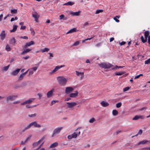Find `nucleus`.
I'll use <instances>...</instances> for the list:
<instances>
[{"mask_svg":"<svg viewBox=\"0 0 150 150\" xmlns=\"http://www.w3.org/2000/svg\"><path fill=\"white\" fill-rule=\"evenodd\" d=\"M67 107L69 108H73L74 106L77 105V103L76 102H67Z\"/></svg>","mask_w":150,"mask_h":150,"instance_id":"nucleus-9","label":"nucleus"},{"mask_svg":"<svg viewBox=\"0 0 150 150\" xmlns=\"http://www.w3.org/2000/svg\"><path fill=\"white\" fill-rule=\"evenodd\" d=\"M149 34V31H146L144 32V36H146L148 37Z\"/></svg>","mask_w":150,"mask_h":150,"instance_id":"nucleus-47","label":"nucleus"},{"mask_svg":"<svg viewBox=\"0 0 150 150\" xmlns=\"http://www.w3.org/2000/svg\"><path fill=\"white\" fill-rule=\"evenodd\" d=\"M20 38L21 39H28V37L27 36H21L20 37Z\"/></svg>","mask_w":150,"mask_h":150,"instance_id":"nucleus-56","label":"nucleus"},{"mask_svg":"<svg viewBox=\"0 0 150 150\" xmlns=\"http://www.w3.org/2000/svg\"><path fill=\"white\" fill-rule=\"evenodd\" d=\"M57 79L59 84L63 86L66 85L68 79L63 76H59L57 78Z\"/></svg>","mask_w":150,"mask_h":150,"instance_id":"nucleus-1","label":"nucleus"},{"mask_svg":"<svg viewBox=\"0 0 150 150\" xmlns=\"http://www.w3.org/2000/svg\"><path fill=\"white\" fill-rule=\"evenodd\" d=\"M48 54L50 55V57L48 58V59H52L51 57H53V54L51 53H49Z\"/></svg>","mask_w":150,"mask_h":150,"instance_id":"nucleus-50","label":"nucleus"},{"mask_svg":"<svg viewBox=\"0 0 150 150\" xmlns=\"http://www.w3.org/2000/svg\"><path fill=\"white\" fill-rule=\"evenodd\" d=\"M112 114L113 115L116 116L118 114V112L117 110H114L112 111Z\"/></svg>","mask_w":150,"mask_h":150,"instance_id":"nucleus-34","label":"nucleus"},{"mask_svg":"<svg viewBox=\"0 0 150 150\" xmlns=\"http://www.w3.org/2000/svg\"><path fill=\"white\" fill-rule=\"evenodd\" d=\"M150 142L147 140H144L141 141L138 143V145H139L140 144H144L148 143H149Z\"/></svg>","mask_w":150,"mask_h":150,"instance_id":"nucleus-21","label":"nucleus"},{"mask_svg":"<svg viewBox=\"0 0 150 150\" xmlns=\"http://www.w3.org/2000/svg\"><path fill=\"white\" fill-rule=\"evenodd\" d=\"M35 65L37 66H36L32 67L30 69H32L33 71L34 72L37 69L39 64H36Z\"/></svg>","mask_w":150,"mask_h":150,"instance_id":"nucleus-29","label":"nucleus"},{"mask_svg":"<svg viewBox=\"0 0 150 150\" xmlns=\"http://www.w3.org/2000/svg\"><path fill=\"white\" fill-rule=\"evenodd\" d=\"M54 90L52 88L50 91H49L47 93V96L48 98L51 97L53 95V93Z\"/></svg>","mask_w":150,"mask_h":150,"instance_id":"nucleus-11","label":"nucleus"},{"mask_svg":"<svg viewBox=\"0 0 150 150\" xmlns=\"http://www.w3.org/2000/svg\"><path fill=\"white\" fill-rule=\"evenodd\" d=\"M76 31V28H73L70 30L68 32H67V34H68L69 33H73L75 32Z\"/></svg>","mask_w":150,"mask_h":150,"instance_id":"nucleus-28","label":"nucleus"},{"mask_svg":"<svg viewBox=\"0 0 150 150\" xmlns=\"http://www.w3.org/2000/svg\"><path fill=\"white\" fill-rule=\"evenodd\" d=\"M31 49H25L21 53V54L23 55L25 54L28 53V52L30 51H31Z\"/></svg>","mask_w":150,"mask_h":150,"instance_id":"nucleus-22","label":"nucleus"},{"mask_svg":"<svg viewBox=\"0 0 150 150\" xmlns=\"http://www.w3.org/2000/svg\"><path fill=\"white\" fill-rule=\"evenodd\" d=\"M44 139L43 138H42L38 142L34 143L33 144V148L36 147L39 144H41L42 142H43V140Z\"/></svg>","mask_w":150,"mask_h":150,"instance_id":"nucleus-14","label":"nucleus"},{"mask_svg":"<svg viewBox=\"0 0 150 150\" xmlns=\"http://www.w3.org/2000/svg\"><path fill=\"white\" fill-rule=\"evenodd\" d=\"M36 115V113H34V114H32L31 115H28V116L30 117H35Z\"/></svg>","mask_w":150,"mask_h":150,"instance_id":"nucleus-45","label":"nucleus"},{"mask_svg":"<svg viewBox=\"0 0 150 150\" xmlns=\"http://www.w3.org/2000/svg\"><path fill=\"white\" fill-rule=\"evenodd\" d=\"M122 105L121 103L119 102L116 104V107L117 108H119Z\"/></svg>","mask_w":150,"mask_h":150,"instance_id":"nucleus-44","label":"nucleus"},{"mask_svg":"<svg viewBox=\"0 0 150 150\" xmlns=\"http://www.w3.org/2000/svg\"><path fill=\"white\" fill-rule=\"evenodd\" d=\"M65 66L64 65H62L61 66H56L54 69L51 71L49 73L50 74H54L59 69L61 68L62 67H64Z\"/></svg>","mask_w":150,"mask_h":150,"instance_id":"nucleus-6","label":"nucleus"},{"mask_svg":"<svg viewBox=\"0 0 150 150\" xmlns=\"http://www.w3.org/2000/svg\"><path fill=\"white\" fill-rule=\"evenodd\" d=\"M29 70V75H33L34 73V71L31 69L30 68L28 69Z\"/></svg>","mask_w":150,"mask_h":150,"instance_id":"nucleus-36","label":"nucleus"},{"mask_svg":"<svg viewBox=\"0 0 150 150\" xmlns=\"http://www.w3.org/2000/svg\"><path fill=\"white\" fill-rule=\"evenodd\" d=\"M113 19H114V20H115V21L117 22H119V21H120L117 19V18H115V17H114L113 18Z\"/></svg>","mask_w":150,"mask_h":150,"instance_id":"nucleus-59","label":"nucleus"},{"mask_svg":"<svg viewBox=\"0 0 150 150\" xmlns=\"http://www.w3.org/2000/svg\"><path fill=\"white\" fill-rule=\"evenodd\" d=\"M142 132V129H140L138 132V134H141Z\"/></svg>","mask_w":150,"mask_h":150,"instance_id":"nucleus-62","label":"nucleus"},{"mask_svg":"<svg viewBox=\"0 0 150 150\" xmlns=\"http://www.w3.org/2000/svg\"><path fill=\"white\" fill-rule=\"evenodd\" d=\"M74 3L72 1H69L64 4L63 5H68V6H71L74 4Z\"/></svg>","mask_w":150,"mask_h":150,"instance_id":"nucleus-30","label":"nucleus"},{"mask_svg":"<svg viewBox=\"0 0 150 150\" xmlns=\"http://www.w3.org/2000/svg\"><path fill=\"white\" fill-rule=\"evenodd\" d=\"M6 36V34L5 30H2L0 34V37L1 39V40H3Z\"/></svg>","mask_w":150,"mask_h":150,"instance_id":"nucleus-13","label":"nucleus"},{"mask_svg":"<svg viewBox=\"0 0 150 150\" xmlns=\"http://www.w3.org/2000/svg\"><path fill=\"white\" fill-rule=\"evenodd\" d=\"M124 72H116L115 73V74L117 76H120L123 74Z\"/></svg>","mask_w":150,"mask_h":150,"instance_id":"nucleus-35","label":"nucleus"},{"mask_svg":"<svg viewBox=\"0 0 150 150\" xmlns=\"http://www.w3.org/2000/svg\"><path fill=\"white\" fill-rule=\"evenodd\" d=\"M20 69H18L16 70L12 71L11 73V75L13 76H16L20 71Z\"/></svg>","mask_w":150,"mask_h":150,"instance_id":"nucleus-15","label":"nucleus"},{"mask_svg":"<svg viewBox=\"0 0 150 150\" xmlns=\"http://www.w3.org/2000/svg\"><path fill=\"white\" fill-rule=\"evenodd\" d=\"M37 95L39 96L40 98L42 96V94L40 93H38Z\"/></svg>","mask_w":150,"mask_h":150,"instance_id":"nucleus-60","label":"nucleus"},{"mask_svg":"<svg viewBox=\"0 0 150 150\" xmlns=\"http://www.w3.org/2000/svg\"><path fill=\"white\" fill-rule=\"evenodd\" d=\"M139 119L138 115H136L132 118L133 120H137Z\"/></svg>","mask_w":150,"mask_h":150,"instance_id":"nucleus-51","label":"nucleus"},{"mask_svg":"<svg viewBox=\"0 0 150 150\" xmlns=\"http://www.w3.org/2000/svg\"><path fill=\"white\" fill-rule=\"evenodd\" d=\"M16 97L17 96H9L7 97L6 100L7 101H12L15 99Z\"/></svg>","mask_w":150,"mask_h":150,"instance_id":"nucleus-17","label":"nucleus"},{"mask_svg":"<svg viewBox=\"0 0 150 150\" xmlns=\"http://www.w3.org/2000/svg\"><path fill=\"white\" fill-rule=\"evenodd\" d=\"M31 137V136L30 135L25 140L26 142H27L30 139Z\"/></svg>","mask_w":150,"mask_h":150,"instance_id":"nucleus-54","label":"nucleus"},{"mask_svg":"<svg viewBox=\"0 0 150 150\" xmlns=\"http://www.w3.org/2000/svg\"><path fill=\"white\" fill-rule=\"evenodd\" d=\"M59 19L60 20H65L67 19V17H65L64 15L62 14L59 16Z\"/></svg>","mask_w":150,"mask_h":150,"instance_id":"nucleus-27","label":"nucleus"},{"mask_svg":"<svg viewBox=\"0 0 150 150\" xmlns=\"http://www.w3.org/2000/svg\"><path fill=\"white\" fill-rule=\"evenodd\" d=\"M100 104L102 106L104 107H107L109 105V104L108 102L104 101H101Z\"/></svg>","mask_w":150,"mask_h":150,"instance_id":"nucleus-19","label":"nucleus"},{"mask_svg":"<svg viewBox=\"0 0 150 150\" xmlns=\"http://www.w3.org/2000/svg\"><path fill=\"white\" fill-rule=\"evenodd\" d=\"M36 106V105L30 106L29 105H26L25 106V107L27 108H32L35 107Z\"/></svg>","mask_w":150,"mask_h":150,"instance_id":"nucleus-39","label":"nucleus"},{"mask_svg":"<svg viewBox=\"0 0 150 150\" xmlns=\"http://www.w3.org/2000/svg\"><path fill=\"white\" fill-rule=\"evenodd\" d=\"M80 43L79 41H77L76 42H75L72 45V46H77Z\"/></svg>","mask_w":150,"mask_h":150,"instance_id":"nucleus-40","label":"nucleus"},{"mask_svg":"<svg viewBox=\"0 0 150 150\" xmlns=\"http://www.w3.org/2000/svg\"><path fill=\"white\" fill-rule=\"evenodd\" d=\"M9 67H10V65H8L4 67H2L1 68L2 71H7L8 70Z\"/></svg>","mask_w":150,"mask_h":150,"instance_id":"nucleus-23","label":"nucleus"},{"mask_svg":"<svg viewBox=\"0 0 150 150\" xmlns=\"http://www.w3.org/2000/svg\"><path fill=\"white\" fill-rule=\"evenodd\" d=\"M80 131L76 130V131L72 134L69 135L67 136V138L69 139H72L76 138L78 136H79L80 134Z\"/></svg>","mask_w":150,"mask_h":150,"instance_id":"nucleus-3","label":"nucleus"},{"mask_svg":"<svg viewBox=\"0 0 150 150\" xmlns=\"http://www.w3.org/2000/svg\"><path fill=\"white\" fill-rule=\"evenodd\" d=\"M98 65L101 68L104 69H108L111 66V64L107 62H103L98 64Z\"/></svg>","mask_w":150,"mask_h":150,"instance_id":"nucleus-4","label":"nucleus"},{"mask_svg":"<svg viewBox=\"0 0 150 150\" xmlns=\"http://www.w3.org/2000/svg\"><path fill=\"white\" fill-rule=\"evenodd\" d=\"M76 73L77 76L80 77L81 80L82 79L84 78V74L83 72H81L77 71H76Z\"/></svg>","mask_w":150,"mask_h":150,"instance_id":"nucleus-12","label":"nucleus"},{"mask_svg":"<svg viewBox=\"0 0 150 150\" xmlns=\"http://www.w3.org/2000/svg\"><path fill=\"white\" fill-rule=\"evenodd\" d=\"M96 121V119L94 118L93 117L90 119L89 120V122L90 123H93Z\"/></svg>","mask_w":150,"mask_h":150,"instance_id":"nucleus-37","label":"nucleus"},{"mask_svg":"<svg viewBox=\"0 0 150 150\" xmlns=\"http://www.w3.org/2000/svg\"><path fill=\"white\" fill-rule=\"evenodd\" d=\"M16 42V40L14 38L12 37L10 40L9 43L11 44H14Z\"/></svg>","mask_w":150,"mask_h":150,"instance_id":"nucleus-24","label":"nucleus"},{"mask_svg":"<svg viewBox=\"0 0 150 150\" xmlns=\"http://www.w3.org/2000/svg\"><path fill=\"white\" fill-rule=\"evenodd\" d=\"M71 99V98H66L64 99V101H68L69 100H70Z\"/></svg>","mask_w":150,"mask_h":150,"instance_id":"nucleus-63","label":"nucleus"},{"mask_svg":"<svg viewBox=\"0 0 150 150\" xmlns=\"http://www.w3.org/2000/svg\"><path fill=\"white\" fill-rule=\"evenodd\" d=\"M11 49V48L8 45H6V50L7 51H10Z\"/></svg>","mask_w":150,"mask_h":150,"instance_id":"nucleus-42","label":"nucleus"},{"mask_svg":"<svg viewBox=\"0 0 150 150\" xmlns=\"http://www.w3.org/2000/svg\"><path fill=\"white\" fill-rule=\"evenodd\" d=\"M125 43H126V42H125L123 41L121 42H120L119 43V44L120 45H125Z\"/></svg>","mask_w":150,"mask_h":150,"instance_id":"nucleus-57","label":"nucleus"},{"mask_svg":"<svg viewBox=\"0 0 150 150\" xmlns=\"http://www.w3.org/2000/svg\"><path fill=\"white\" fill-rule=\"evenodd\" d=\"M17 28V26L16 25H13V29L12 30H10V31L11 33L15 32Z\"/></svg>","mask_w":150,"mask_h":150,"instance_id":"nucleus-26","label":"nucleus"},{"mask_svg":"<svg viewBox=\"0 0 150 150\" xmlns=\"http://www.w3.org/2000/svg\"><path fill=\"white\" fill-rule=\"evenodd\" d=\"M30 30L31 32L32 35L34 36L35 35V32L33 29V28H31L30 29Z\"/></svg>","mask_w":150,"mask_h":150,"instance_id":"nucleus-48","label":"nucleus"},{"mask_svg":"<svg viewBox=\"0 0 150 150\" xmlns=\"http://www.w3.org/2000/svg\"><path fill=\"white\" fill-rule=\"evenodd\" d=\"M35 99V98H31L28 100H27L22 103L21 104V105H23L27 104H30L32 103Z\"/></svg>","mask_w":150,"mask_h":150,"instance_id":"nucleus-7","label":"nucleus"},{"mask_svg":"<svg viewBox=\"0 0 150 150\" xmlns=\"http://www.w3.org/2000/svg\"><path fill=\"white\" fill-rule=\"evenodd\" d=\"M69 13L72 16H79L81 13L80 11H78L76 12H74L72 11H70Z\"/></svg>","mask_w":150,"mask_h":150,"instance_id":"nucleus-16","label":"nucleus"},{"mask_svg":"<svg viewBox=\"0 0 150 150\" xmlns=\"http://www.w3.org/2000/svg\"><path fill=\"white\" fill-rule=\"evenodd\" d=\"M59 101L57 100H53L51 101V105H52L58 102Z\"/></svg>","mask_w":150,"mask_h":150,"instance_id":"nucleus-41","label":"nucleus"},{"mask_svg":"<svg viewBox=\"0 0 150 150\" xmlns=\"http://www.w3.org/2000/svg\"><path fill=\"white\" fill-rule=\"evenodd\" d=\"M50 51V49L49 48L45 47L43 49H41V51L42 53H44L45 52H48Z\"/></svg>","mask_w":150,"mask_h":150,"instance_id":"nucleus-31","label":"nucleus"},{"mask_svg":"<svg viewBox=\"0 0 150 150\" xmlns=\"http://www.w3.org/2000/svg\"><path fill=\"white\" fill-rule=\"evenodd\" d=\"M101 45V43H99L96 45V46L97 47H99Z\"/></svg>","mask_w":150,"mask_h":150,"instance_id":"nucleus-58","label":"nucleus"},{"mask_svg":"<svg viewBox=\"0 0 150 150\" xmlns=\"http://www.w3.org/2000/svg\"><path fill=\"white\" fill-rule=\"evenodd\" d=\"M78 92L77 91H76L75 93H71L69 95L70 97L74 98L78 94Z\"/></svg>","mask_w":150,"mask_h":150,"instance_id":"nucleus-20","label":"nucleus"},{"mask_svg":"<svg viewBox=\"0 0 150 150\" xmlns=\"http://www.w3.org/2000/svg\"><path fill=\"white\" fill-rule=\"evenodd\" d=\"M25 75L23 73L22 74L18 77L19 79H22Z\"/></svg>","mask_w":150,"mask_h":150,"instance_id":"nucleus-43","label":"nucleus"},{"mask_svg":"<svg viewBox=\"0 0 150 150\" xmlns=\"http://www.w3.org/2000/svg\"><path fill=\"white\" fill-rule=\"evenodd\" d=\"M145 39H144V38L143 36H142L141 37V39L142 40V42L144 43L146 42L147 40V38L148 36H144Z\"/></svg>","mask_w":150,"mask_h":150,"instance_id":"nucleus-25","label":"nucleus"},{"mask_svg":"<svg viewBox=\"0 0 150 150\" xmlns=\"http://www.w3.org/2000/svg\"><path fill=\"white\" fill-rule=\"evenodd\" d=\"M74 90V88L71 87H67L65 88V92L66 93L68 94L72 92Z\"/></svg>","mask_w":150,"mask_h":150,"instance_id":"nucleus-10","label":"nucleus"},{"mask_svg":"<svg viewBox=\"0 0 150 150\" xmlns=\"http://www.w3.org/2000/svg\"><path fill=\"white\" fill-rule=\"evenodd\" d=\"M148 43L150 44V36H148Z\"/></svg>","mask_w":150,"mask_h":150,"instance_id":"nucleus-64","label":"nucleus"},{"mask_svg":"<svg viewBox=\"0 0 150 150\" xmlns=\"http://www.w3.org/2000/svg\"><path fill=\"white\" fill-rule=\"evenodd\" d=\"M129 89V87H127L123 89V91L124 92H125L127 91Z\"/></svg>","mask_w":150,"mask_h":150,"instance_id":"nucleus-49","label":"nucleus"},{"mask_svg":"<svg viewBox=\"0 0 150 150\" xmlns=\"http://www.w3.org/2000/svg\"><path fill=\"white\" fill-rule=\"evenodd\" d=\"M32 126L37 128H40L41 125L38 124L36 121H34L29 124L22 130V132H24L26 130L30 128Z\"/></svg>","mask_w":150,"mask_h":150,"instance_id":"nucleus-2","label":"nucleus"},{"mask_svg":"<svg viewBox=\"0 0 150 150\" xmlns=\"http://www.w3.org/2000/svg\"><path fill=\"white\" fill-rule=\"evenodd\" d=\"M103 11V10L102 9H98L96 11L95 14H98L100 13H102Z\"/></svg>","mask_w":150,"mask_h":150,"instance_id":"nucleus-38","label":"nucleus"},{"mask_svg":"<svg viewBox=\"0 0 150 150\" xmlns=\"http://www.w3.org/2000/svg\"><path fill=\"white\" fill-rule=\"evenodd\" d=\"M32 16L34 18L36 22H38V19L39 18L40 16L36 11H34L32 12Z\"/></svg>","mask_w":150,"mask_h":150,"instance_id":"nucleus-8","label":"nucleus"},{"mask_svg":"<svg viewBox=\"0 0 150 150\" xmlns=\"http://www.w3.org/2000/svg\"><path fill=\"white\" fill-rule=\"evenodd\" d=\"M26 28V26H21V28H20V29L24 30Z\"/></svg>","mask_w":150,"mask_h":150,"instance_id":"nucleus-61","label":"nucleus"},{"mask_svg":"<svg viewBox=\"0 0 150 150\" xmlns=\"http://www.w3.org/2000/svg\"><path fill=\"white\" fill-rule=\"evenodd\" d=\"M150 64V58L145 61V64Z\"/></svg>","mask_w":150,"mask_h":150,"instance_id":"nucleus-46","label":"nucleus"},{"mask_svg":"<svg viewBox=\"0 0 150 150\" xmlns=\"http://www.w3.org/2000/svg\"><path fill=\"white\" fill-rule=\"evenodd\" d=\"M62 128V127H59L55 129L53 132V133L51 136L52 137H54L56 134H59Z\"/></svg>","mask_w":150,"mask_h":150,"instance_id":"nucleus-5","label":"nucleus"},{"mask_svg":"<svg viewBox=\"0 0 150 150\" xmlns=\"http://www.w3.org/2000/svg\"><path fill=\"white\" fill-rule=\"evenodd\" d=\"M35 44V42L34 41H31L29 42H27L25 43V45L24 46V48H26L27 47H29L31 45H33Z\"/></svg>","mask_w":150,"mask_h":150,"instance_id":"nucleus-18","label":"nucleus"},{"mask_svg":"<svg viewBox=\"0 0 150 150\" xmlns=\"http://www.w3.org/2000/svg\"><path fill=\"white\" fill-rule=\"evenodd\" d=\"M44 143V142H42L41 144L39 145L38 147L36 149H34L33 150H38L41 146Z\"/></svg>","mask_w":150,"mask_h":150,"instance_id":"nucleus-52","label":"nucleus"},{"mask_svg":"<svg viewBox=\"0 0 150 150\" xmlns=\"http://www.w3.org/2000/svg\"><path fill=\"white\" fill-rule=\"evenodd\" d=\"M89 23L88 22H85L83 24V27H84L86 25H89Z\"/></svg>","mask_w":150,"mask_h":150,"instance_id":"nucleus-53","label":"nucleus"},{"mask_svg":"<svg viewBox=\"0 0 150 150\" xmlns=\"http://www.w3.org/2000/svg\"><path fill=\"white\" fill-rule=\"evenodd\" d=\"M57 145H58V143L57 142L54 143L50 145V148H54V147H55L57 146Z\"/></svg>","mask_w":150,"mask_h":150,"instance_id":"nucleus-32","label":"nucleus"},{"mask_svg":"<svg viewBox=\"0 0 150 150\" xmlns=\"http://www.w3.org/2000/svg\"><path fill=\"white\" fill-rule=\"evenodd\" d=\"M138 116L139 119H143L144 118V117L143 115H138Z\"/></svg>","mask_w":150,"mask_h":150,"instance_id":"nucleus-55","label":"nucleus"},{"mask_svg":"<svg viewBox=\"0 0 150 150\" xmlns=\"http://www.w3.org/2000/svg\"><path fill=\"white\" fill-rule=\"evenodd\" d=\"M11 13L16 14L17 13V10L16 9H12L11 10Z\"/></svg>","mask_w":150,"mask_h":150,"instance_id":"nucleus-33","label":"nucleus"}]
</instances>
